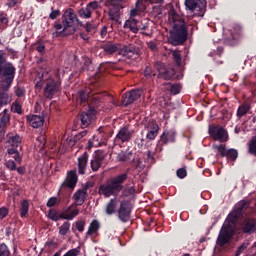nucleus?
<instances>
[{
    "label": "nucleus",
    "instance_id": "nucleus-1",
    "mask_svg": "<svg viewBox=\"0 0 256 256\" xmlns=\"http://www.w3.org/2000/svg\"><path fill=\"white\" fill-rule=\"evenodd\" d=\"M248 209L249 201L247 200H241L234 206V209L228 214L219 231L216 240V245H218V247L231 245V241H233V237L235 236V225H237V222L241 217H245V215H247Z\"/></svg>",
    "mask_w": 256,
    "mask_h": 256
},
{
    "label": "nucleus",
    "instance_id": "nucleus-2",
    "mask_svg": "<svg viewBox=\"0 0 256 256\" xmlns=\"http://www.w3.org/2000/svg\"><path fill=\"white\" fill-rule=\"evenodd\" d=\"M15 75H17V68L12 62L7 61V53L0 50V89L2 90L0 91V109L11 103L6 91L11 89L13 81H15Z\"/></svg>",
    "mask_w": 256,
    "mask_h": 256
},
{
    "label": "nucleus",
    "instance_id": "nucleus-3",
    "mask_svg": "<svg viewBox=\"0 0 256 256\" xmlns=\"http://www.w3.org/2000/svg\"><path fill=\"white\" fill-rule=\"evenodd\" d=\"M169 19L173 23L169 37L170 43L176 46L183 45L187 42V39H189V30L187 29V27H189V25L191 27H195V24H192L191 20H188V22H186L185 19L177 14V12L175 11L171 12Z\"/></svg>",
    "mask_w": 256,
    "mask_h": 256
},
{
    "label": "nucleus",
    "instance_id": "nucleus-4",
    "mask_svg": "<svg viewBox=\"0 0 256 256\" xmlns=\"http://www.w3.org/2000/svg\"><path fill=\"white\" fill-rule=\"evenodd\" d=\"M75 24L83 27V22L77 17L75 10L68 8L64 11L61 20L54 22L53 27L56 29V33L61 37H69V35H73L75 31H77Z\"/></svg>",
    "mask_w": 256,
    "mask_h": 256
},
{
    "label": "nucleus",
    "instance_id": "nucleus-5",
    "mask_svg": "<svg viewBox=\"0 0 256 256\" xmlns=\"http://www.w3.org/2000/svg\"><path fill=\"white\" fill-rule=\"evenodd\" d=\"M45 81L44 97H46V99H53L57 93H61V80L51 78L49 71L40 68L35 74L34 83L36 89H43Z\"/></svg>",
    "mask_w": 256,
    "mask_h": 256
},
{
    "label": "nucleus",
    "instance_id": "nucleus-6",
    "mask_svg": "<svg viewBox=\"0 0 256 256\" xmlns=\"http://www.w3.org/2000/svg\"><path fill=\"white\" fill-rule=\"evenodd\" d=\"M100 49L104 51L105 55H115V53H119V55L132 60L139 59V55H141V48L135 44L124 45L121 48V44L108 41L101 44Z\"/></svg>",
    "mask_w": 256,
    "mask_h": 256
},
{
    "label": "nucleus",
    "instance_id": "nucleus-7",
    "mask_svg": "<svg viewBox=\"0 0 256 256\" xmlns=\"http://www.w3.org/2000/svg\"><path fill=\"white\" fill-rule=\"evenodd\" d=\"M127 179H129L128 172L118 174L115 177L108 179L99 186L98 194L102 195L106 199H109V197H117V195L123 191V183H125Z\"/></svg>",
    "mask_w": 256,
    "mask_h": 256
},
{
    "label": "nucleus",
    "instance_id": "nucleus-8",
    "mask_svg": "<svg viewBox=\"0 0 256 256\" xmlns=\"http://www.w3.org/2000/svg\"><path fill=\"white\" fill-rule=\"evenodd\" d=\"M106 6L109 8V20L119 23V19H121V9L125 8V2L123 0H107Z\"/></svg>",
    "mask_w": 256,
    "mask_h": 256
},
{
    "label": "nucleus",
    "instance_id": "nucleus-9",
    "mask_svg": "<svg viewBox=\"0 0 256 256\" xmlns=\"http://www.w3.org/2000/svg\"><path fill=\"white\" fill-rule=\"evenodd\" d=\"M154 67L158 71V79H164V81H169L171 79H181V75L177 74L175 69L167 68L163 62H156Z\"/></svg>",
    "mask_w": 256,
    "mask_h": 256
},
{
    "label": "nucleus",
    "instance_id": "nucleus-10",
    "mask_svg": "<svg viewBox=\"0 0 256 256\" xmlns=\"http://www.w3.org/2000/svg\"><path fill=\"white\" fill-rule=\"evenodd\" d=\"M70 212V213H69ZM80 211L79 208H75L72 211L67 210V208L59 214V212L55 209H50L48 211V219H51V221H59V219H65L66 221H73L77 215H79Z\"/></svg>",
    "mask_w": 256,
    "mask_h": 256
},
{
    "label": "nucleus",
    "instance_id": "nucleus-11",
    "mask_svg": "<svg viewBox=\"0 0 256 256\" xmlns=\"http://www.w3.org/2000/svg\"><path fill=\"white\" fill-rule=\"evenodd\" d=\"M215 149H217L218 153L216 154V159H221V157H226L228 162H235L237 161V157H239V152L237 149H227V147L223 144H220L218 146H215Z\"/></svg>",
    "mask_w": 256,
    "mask_h": 256
},
{
    "label": "nucleus",
    "instance_id": "nucleus-12",
    "mask_svg": "<svg viewBox=\"0 0 256 256\" xmlns=\"http://www.w3.org/2000/svg\"><path fill=\"white\" fill-rule=\"evenodd\" d=\"M131 202L124 200L120 202V206L117 210V217L121 223H129L131 221Z\"/></svg>",
    "mask_w": 256,
    "mask_h": 256
},
{
    "label": "nucleus",
    "instance_id": "nucleus-13",
    "mask_svg": "<svg viewBox=\"0 0 256 256\" xmlns=\"http://www.w3.org/2000/svg\"><path fill=\"white\" fill-rule=\"evenodd\" d=\"M77 181H79V177L77 176L76 170H71L68 172L67 177L63 181L58 191V195H61L62 191L65 189H70V191H74L75 187H77Z\"/></svg>",
    "mask_w": 256,
    "mask_h": 256
},
{
    "label": "nucleus",
    "instance_id": "nucleus-14",
    "mask_svg": "<svg viewBox=\"0 0 256 256\" xmlns=\"http://www.w3.org/2000/svg\"><path fill=\"white\" fill-rule=\"evenodd\" d=\"M99 9H101V4L98 1H92L86 7L81 8L78 11V15L81 19H91L93 13H99Z\"/></svg>",
    "mask_w": 256,
    "mask_h": 256
},
{
    "label": "nucleus",
    "instance_id": "nucleus-15",
    "mask_svg": "<svg viewBox=\"0 0 256 256\" xmlns=\"http://www.w3.org/2000/svg\"><path fill=\"white\" fill-rule=\"evenodd\" d=\"M74 203L67 207V211H73L77 207H81L87 201V187L77 190L73 195Z\"/></svg>",
    "mask_w": 256,
    "mask_h": 256
},
{
    "label": "nucleus",
    "instance_id": "nucleus-16",
    "mask_svg": "<svg viewBox=\"0 0 256 256\" xmlns=\"http://www.w3.org/2000/svg\"><path fill=\"white\" fill-rule=\"evenodd\" d=\"M185 7L188 11L194 13L193 17H204L205 11H207V9L202 7L197 0H185Z\"/></svg>",
    "mask_w": 256,
    "mask_h": 256
},
{
    "label": "nucleus",
    "instance_id": "nucleus-17",
    "mask_svg": "<svg viewBox=\"0 0 256 256\" xmlns=\"http://www.w3.org/2000/svg\"><path fill=\"white\" fill-rule=\"evenodd\" d=\"M141 95H143V89L140 88L126 92L125 95L122 96V105H124V107H128V105H131L135 103V101H138V99H141Z\"/></svg>",
    "mask_w": 256,
    "mask_h": 256
},
{
    "label": "nucleus",
    "instance_id": "nucleus-18",
    "mask_svg": "<svg viewBox=\"0 0 256 256\" xmlns=\"http://www.w3.org/2000/svg\"><path fill=\"white\" fill-rule=\"evenodd\" d=\"M240 228L244 235H255L256 233V218H244L240 224Z\"/></svg>",
    "mask_w": 256,
    "mask_h": 256
},
{
    "label": "nucleus",
    "instance_id": "nucleus-19",
    "mask_svg": "<svg viewBox=\"0 0 256 256\" xmlns=\"http://www.w3.org/2000/svg\"><path fill=\"white\" fill-rule=\"evenodd\" d=\"M95 115H97V110L95 108H89L88 110L83 111L78 116V121L81 122V127L85 128L88 127L91 123H93Z\"/></svg>",
    "mask_w": 256,
    "mask_h": 256
},
{
    "label": "nucleus",
    "instance_id": "nucleus-20",
    "mask_svg": "<svg viewBox=\"0 0 256 256\" xmlns=\"http://www.w3.org/2000/svg\"><path fill=\"white\" fill-rule=\"evenodd\" d=\"M209 133L214 141H220L221 143H225V141L229 139V137L227 136V131L221 126H213L209 129Z\"/></svg>",
    "mask_w": 256,
    "mask_h": 256
},
{
    "label": "nucleus",
    "instance_id": "nucleus-21",
    "mask_svg": "<svg viewBox=\"0 0 256 256\" xmlns=\"http://www.w3.org/2000/svg\"><path fill=\"white\" fill-rule=\"evenodd\" d=\"M132 138H133V131L129 130L128 126H124L118 131L115 137V142L129 143V141H131Z\"/></svg>",
    "mask_w": 256,
    "mask_h": 256
},
{
    "label": "nucleus",
    "instance_id": "nucleus-22",
    "mask_svg": "<svg viewBox=\"0 0 256 256\" xmlns=\"http://www.w3.org/2000/svg\"><path fill=\"white\" fill-rule=\"evenodd\" d=\"M103 161H105V154H103V152L96 151L95 155L90 161V167L92 171H99L103 165Z\"/></svg>",
    "mask_w": 256,
    "mask_h": 256
},
{
    "label": "nucleus",
    "instance_id": "nucleus-23",
    "mask_svg": "<svg viewBox=\"0 0 256 256\" xmlns=\"http://www.w3.org/2000/svg\"><path fill=\"white\" fill-rule=\"evenodd\" d=\"M89 163V153L84 152L78 157V173L79 175H85L87 171V164Z\"/></svg>",
    "mask_w": 256,
    "mask_h": 256
},
{
    "label": "nucleus",
    "instance_id": "nucleus-24",
    "mask_svg": "<svg viewBox=\"0 0 256 256\" xmlns=\"http://www.w3.org/2000/svg\"><path fill=\"white\" fill-rule=\"evenodd\" d=\"M175 137H177V132L175 130H166L160 136L161 145H167V143H175Z\"/></svg>",
    "mask_w": 256,
    "mask_h": 256
},
{
    "label": "nucleus",
    "instance_id": "nucleus-25",
    "mask_svg": "<svg viewBox=\"0 0 256 256\" xmlns=\"http://www.w3.org/2000/svg\"><path fill=\"white\" fill-rule=\"evenodd\" d=\"M27 121L30 127H33V129H39V127H43V124L45 123V118H43V116L32 115L27 116Z\"/></svg>",
    "mask_w": 256,
    "mask_h": 256
},
{
    "label": "nucleus",
    "instance_id": "nucleus-26",
    "mask_svg": "<svg viewBox=\"0 0 256 256\" xmlns=\"http://www.w3.org/2000/svg\"><path fill=\"white\" fill-rule=\"evenodd\" d=\"M90 90L89 88H85L83 90H80L77 95V103L79 105H89V101L91 99V96H89Z\"/></svg>",
    "mask_w": 256,
    "mask_h": 256
},
{
    "label": "nucleus",
    "instance_id": "nucleus-27",
    "mask_svg": "<svg viewBox=\"0 0 256 256\" xmlns=\"http://www.w3.org/2000/svg\"><path fill=\"white\" fill-rule=\"evenodd\" d=\"M141 22L140 19L137 18H129L125 24L124 28L129 29L132 33H139V23Z\"/></svg>",
    "mask_w": 256,
    "mask_h": 256
},
{
    "label": "nucleus",
    "instance_id": "nucleus-28",
    "mask_svg": "<svg viewBox=\"0 0 256 256\" xmlns=\"http://www.w3.org/2000/svg\"><path fill=\"white\" fill-rule=\"evenodd\" d=\"M117 198H111L105 206V213L108 216L115 215L117 213Z\"/></svg>",
    "mask_w": 256,
    "mask_h": 256
},
{
    "label": "nucleus",
    "instance_id": "nucleus-29",
    "mask_svg": "<svg viewBox=\"0 0 256 256\" xmlns=\"http://www.w3.org/2000/svg\"><path fill=\"white\" fill-rule=\"evenodd\" d=\"M11 122V115H9V110L4 109L2 113H0V128L5 129L7 125Z\"/></svg>",
    "mask_w": 256,
    "mask_h": 256
},
{
    "label": "nucleus",
    "instance_id": "nucleus-30",
    "mask_svg": "<svg viewBox=\"0 0 256 256\" xmlns=\"http://www.w3.org/2000/svg\"><path fill=\"white\" fill-rule=\"evenodd\" d=\"M99 229H101V224L99 223V220H92L89 225L88 231L86 232V235H98Z\"/></svg>",
    "mask_w": 256,
    "mask_h": 256
},
{
    "label": "nucleus",
    "instance_id": "nucleus-31",
    "mask_svg": "<svg viewBox=\"0 0 256 256\" xmlns=\"http://www.w3.org/2000/svg\"><path fill=\"white\" fill-rule=\"evenodd\" d=\"M249 111H251V104L244 102L242 105L238 107L236 115L238 119H241V117H245V115H247Z\"/></svg>",
    "mask_w": 256,
    "mask_h": 256
},
{
    "label": "nucleus",
    "instance_id": "nucleus-32",
    "mask_svg": "<svg viewBox=\"0 0 256 256\" xmlns=\"http://www.w3.org/2000/svg\"><path fill=\"white\" fill-rule=\"evenodd\" d=\"M101 103H103L101 96L99 94L93 95L88 102V109L101 107Z\"/></svg>",
    "mask_w": 256,
    "mask_h": 256
},
{
    "label": "nucleus",
    "instance_id": "nucleus-33",
    "mask_svg": "<svg viewBox=\"0 0 256 256\" xmlns=\"http://www.w3.org/2000/svg\"><path fill=\"white\" fill-rule=\"evenodd\" d=\"M7 153L10 157H12V159H14L16 163H18V165H21V163H23V156H21V153H19V150H17L16 148H9L7 150Z\"/></svg>",
    "mask_w": 256,
    "mask_h": 256
},
{
    "label": "nucleus",
    "instance_id": "nucleus-34",
    "mask_svg": "<svg viewBox=\"0 0 256 256\" xmlns=\"http://www.w3.org/2000/svg\"><path fill=\"white\" fill-rule=\"evenodd\" d=\"M131 157H133V153L127 152V151H122L118 153L116 159L120 163H127V161H131Z\"/></svg>",
    "mask_w": 256,
    "mask_h": 256
},
{
    "label": "nucleus",
    "instance_id": "nucleus-35",
    "mask_svg": "<svg viewBox=\"0 0 256 256\" xmlns=\"http://www.w3.org/2000/svg\"><path fill=\"white\" fill-rule=\"evenodd\" d=\"M29 215V200H23L20 204V217L25 219Z\"/></svg>",
    "mask_w": 256,
    "mask_h": 256
},
{
    "label": "nucleus",
    "instance_id": "nucleus-36",
    "mask_svg": "<svg viewBox=\"0 0 256 256\" xmlns=\"http://www.w3.org/2000/svg\"><path fill=\"white\" fill-rule=\"evenodd\" d=\"M111 67H113V63L111 62H104L101 63L98 67V76L101 77L103 76V73H105V71H109V69H111Z\"/></svg>",
    "mask_w": 256,
    "mask_h": 256
},
{
    "label": "nucleus",
    "instance_id": "nucleus-37",
    "mask_svg": "<svg viewBox=\"0 0 256 256\" xmlns=\"http://www.w3.org/2000/svg\"><path fill=\"white\" fill-rule=\"evenodd\" d=\"M241 37H243V30L241 29V26H236L234 28V33H232L233 45H235Z\"/></svg>",
    "mask_w": 256,
    "mask_h": 256
},
{
    "label": "nucleus",
    "instance_id": "nucleus-38",
    "mask_svg": "<svg viewBox=\"0 0 256 256\" xmlns=\"http://www.w3.org/2000/svg\"><path fill=\"white\" fill-rule=\"evenodd\" d=\"M171 55H172V59H173L174 63L177 65V67H181V65H182L181 52L179 50H172Z\"/></svg>",
    "mask_w": 256,
    "mask_h": 256
},
{
    "label": "nucleus",
    "instance_id": "nucleus-39",
    "mask_svg": "<svg viewBox=\"0 0 256 256\" xmlns=\"http://www.w3.org/2000/svg\"><path fill=\"white\" fill-rule=\"evenodd\" d=\"M145 129H147L148 132L153 131L159 133V124H157L155 120H151L146 124Z\"/></svg>",
    "mask_w": 256,
    "mask_h": 256
},
{
    "label": "nucleus",
    "instance_id": "nucleus-40",
    "mask_svg": "<svg viewBox=\"0 0 256 256\" xmlns=\"http://www.w3.org/2000/svg\"><path fill=\"white\" fill-rule=\"evenodd\" d=\"M69 229H71V223H69V221L64 222L59 228V235L65 237V235L69 233Z\"/></svg>",
    "mask_w": 256,
    "mask_h": 256
},
{
    "label": "nucleus",
    "instance_id": "nucleus-41",
    "mask_svg": "<svg viewBox=\"0 0 256 256\" xmlns=\"http://www.w3.org/2000/svg\"><path fill=\"white\" fill-rule=\"evenodd\" d=\"M21 141H22L21 136H19L18 134H16V135L11 136V137L9 138L8 143H10V145H11L12 147H19V145H21Z\"/></svg>",
    "mask_w": 256,
    "mask_h": 256
},
{
    "label": "nucleus",
    "instance_id": "nucleus-42",
    "mask_svg": "<svg viewBox=\"0 0 256 256\" xmlns=\"http://www.w3.org/2000/svg\"><path fill=\"white\" fill-rule=\"evenodd\" d=\"M11 255V251L9 250V247L7 246V244L2 243L0 244V256H10Z\"/></svg>",
    "mask_w": 256,
    "mask_h": 256
},
{
    "label": "nucleus",
    "instance_id": "nucleus-43",
    "mask_svg": "<svg viewBox=\"0 0 256 256\" xmlns=\"http://www.w3.org/2000/svg\"><path fill=\"white\" fill-rule=\"evenodd\" d=\"M135 8L138 9L140 13L145 12V10L147 9V6L145 5V0H137L135 3Z\"/></svg>",
    "mask_w": 256,
    "mask_h": 256
},
{
    "label": "nucleus",
    "instance_id": "nucleus-44",
    "mask_svg": "<svg viewBox=\"0 0 256 256\" xmlns=\"http://www.w3.org/2000/svg\"><path fill=\"white\" fill-rule=\"evenodd\" d=\"M122 195L123 197H131V195H135V187L131 186L128 188H123Z\"/></svg>",
    "mask_w": 256,
    "mask_h": 256
},
{
    "label": "nucleus",
    "instance_id": "nucleus-45",
    "mask_svg": "<svg viewBox=\"0 0 256 256\" xmlns=\"http://www.w3.org/2000/svg\"><path fill=\"white\" fill-rule=\"evenodd\" d=\"M4 165L9 171H17V163L13 160H7Z\"/></svg>",
    "mask_w": 256,
    "mask_h": 256
},
{
    "label": "nucleus",
    "instance_id": "nucleus-46",
    "mask_svg": "<svg viewBox=\"0 0 256 256\" xmlns=\"http://www.w3.org/2000/svg\"><path fill=\"white\" fill-rule=\"evenodd\" d=\"M247 247H249V242H243L236 250L235 256H240L241 253H244L246 251Z\"/></svg>",
    "mask_w": 256,
    "mask_h": 256
},
{
    "label": "nucleus",
    "instance_id": "nucleus-47",
    "mask_svg": "<svg viewBox=\"0 0 256 256\" xmlns=\"http://www.w3.org/2000/svg\"><path fill=\"white\" fill-rule=\"evenodd\" d=\"M12 111L13 113H17L18 115H21L23 113V109L21 108V104H19V102L15 101L12 104Z\"/></svg>",
    "mask_w": 256,
    "mask_h": 256
},
{
    "label": "nucleus",
    "instance_id": "nucleus-48",
    "mask_svg": "<svg viewBox=\"0 0 256 256\" xmlns=\"http://www.w3.org/2000/svg\"><path fill=\"white\" fill-rule=\"evenodd\" d=\"M170 93H172V95H179L181 93V85L172 84L170 87Z\"/></svg>",
    "mask_w": 256,
    "mask_h": 256
},
{
    "label": "nucleus",
    "instance_id": "nucleus-49",
    "mask_svg": "<svg viewBox=\"0 0 256 256\" xmlns=\"http://www.w3.org/2000/svg\"><path fill=\"white\" fill-rule=\"evenodd\" d=\"M36 51H38V53H45V42L43 40H39L36 43Z\"/></svg>",
    "mask_w": 256,
    "mask_h": 256
},
{
    "label": "nucleus",
    "instance_id": "nucleus-50",
    "mask_svg": "<svg viewBox=\"0 0 256 256\" xmlns=\"http://www.w3.org/2000/svg\"><path fill=\"white\" fill-rule=\"evenodd\" d=\"M99 134L104 137L105 139H107V137H109V127L105 126H101L98 128Z\"/></svg>",
    "mask_w": 256,
    "mask_h": 256
},
{
    "label": "nucleus",
    "instance_id": "nucleus-51",
    "mask_svg": "<svg viewBox=\"0 0 256 256\" xmlns=\"http://www.w3.org/2000/svg\"><path fill=\"white\" fill-rule=\"evenodd\" d=\"M61 16V10H54L51 8V13L49 14V19H52V21H55L57 17Z\"/></svg>",
    "mask_w": 256,
    "mask_h": 256
},
{
    "label": "nucleus",
    "instance_id": "nucleus-52",
    "mask_svg": "<svg viewBox=\"0 0 256 256\" xmlns=\"http://www.w3.org/2000/svg\"><path fill=\"white\" fill-rule=\"evenodd\" d=\"M176 175L179 179H185V177H187V169L185 168H179L176 171Z\"/></svg>",
    "mask_w": 256,
    "mask_h": 256
},
{
    "label": "nucleus",
    "instance_id": "nucleus-53",
    "mask_svg": "<svg viewBox=\"0 0 256 256\" xmlns=\"http://www.w3.org/2000/svg\"><path fill=\"white\" fill-rule=\"evenodd\" d=\"M8 23H9V18H7V14H0L1 27H7Z\"/></svg>",
    "mask_w": 256,
    "mask_h": 256
},
{
    "label": "nucleus",
    "instance_id": "nucleus-54",
    "mask_svg": "<svg viewBox=\"0 0 256 256\" xmlns=\"http://www.w3.org/2000/svg\"><path fill=\"white\" fill-rule=\"evenodd\" d=\"M59 199L57 197H51L49 198V200L47 201V207H55V205H57V203H59Z\"/></svg>",
    "mask_w": 256,
    "mask_h": 256
},
{
    "label": "nucleus",
    "instance_id": "nucleus-55",
    "mask_svg": "<svg viewBox=\"0 0 256 256\" xmlns=\"http://www.w3.org/2000/svg\"><path fill=\"white\" fill-rule=\"evenodd\" d=\"M76 229L83 233L85 231V220H80L76 222Z\"/></svg>",
    "mask_w": 256,
    "mask_h": 256
},
{
    "label": "nucleus",
    "instance_id": "nucleus-56",
    "mask_svg": "<svg viewBox=\"0 0 256 256\" xmlns=\"http://www.w3.org/2000/svg\"><path fill=\"white\" fill-rule=\"evenodd\" d=\"M135 144L137 145L138 149H143V147H145V138L137 137L135 140Z\"/></svg>",
    "mask_w": 256,
    "mask_h": 256
},
{
    "label": "nucleus",
    "instance_id": "nucleus-57",
    "mask_svg": "<svg viewBox=\"0 0 256 256\" xmlns=\"http://www.w3.org/2000/svg\"><path fill=\"white\" fill-rule=\"evenodd\" d=\"M157 135H159V132L149 131L146 134V139H148V141H155V139L157 138Z\"/></svg>",
    "mask_w": 256,
    "mask_h": 256
},
{
    "label": "nucleus",
    "instance_id": "nucleus-58",
    "mask_svg": "<svg viewBox=\"0 0 256 256\" xmlns=\"http://www.w3.org/2000/svg\"><path fill=\"white\" fill-rule=\"evenodd\" d=\"M6 51L8 52V55H9L10 59H17L18 58L17 51H15L14 49L6 47Z\"/></svg>",
    "mask_w": 256,
    "mask_h": 256
},
{
    "label": "nucleus",
    "instance_id": "nucleus-59",
    "mask_svg": "<svg viewBox=\"0 0 256 256\" xmlns=\"http://www.w3.org/2000/svg\"><path fill=\"white\" fill-rule=\"evenodd\" d=\"M81 27H83L84 29H86V31H87L88 33H91L92 31H95V26H94V24H92L91 22H87L86 24H83V26H81Z\"/></svg>",
    "mask_w": 256,
    "mask_h": 256
},
{
    "label": "nucleus",
    "instance_id": "nucleus-60",
    "mask_svg": "<svg viewBox=\"0 0 256 256\" xmlns=\"http://www.w3.org/2000/svg\"><path fill=\"white\" fill-rule=\"evenodd\" d=\"M9 215V209L7 207L0 208V219H5Z\"/></svg>",
    "mask_w": 256,
    "mask_h": 256
},
{
    "label": "nucleus",
    "instance_id": "nucleus-61",
    "mask_svg": "<svg viewBox=\"0 0 256 256\" xmlns=\"http://www.w3.org/2000/svg\"><path fill=\"white\" fill-rule=\"evenodd\" d=\"M144 75L145 77H153V69L151 68V66H146L145 70H144Z\"/></svg>",
    "mask_w": 256,
    "mask_h": 256
},
{
    "label": "nucleus",
    "instance_id": "nucleus-62",
    "mask_svg": "<svg viewBox=\"0 0 256 256\" xmlns=\"http://www.w3.org/2000/svg\"><path fill=\"white\" fill-rule=\"evenodd\" d=\"M146 156L148 161H150V163H155V154L153 152H151V150H148L146 152Z\"/></svg>",
    "mask_w": 256,
    "mask_h": 256
},
{
    "label": "nucleus",
    "instance_id": "nucleus-63",
    "mask_svg": "<svg viewBox=\"0 0 256 256\" xmlns=\"http://www.w3.org/2000/svg\"><path fill=\"white\" fill-rule=\"evenodd\" d=\"M16 97H25V89L18 87L15 91Z\"/></svg>",
    "mask_w": 256,
    "mask_h": 256
},
{
    "label": "nucleus",
    "instance_id": "nucleus-64",
    "mask_svg": "<svg viewBox=\"0 0 256 256\" xmlns=\"http://www.w3.org/2000/svg\"><path fill=\"white\" fill-rule=\"evenodd\" d=\"M147 47L150 51H157V43L154 41L147 42Z\"/></svg>",
    "mask_w": 256,
    "mask_h": 256
}]
</instances>
